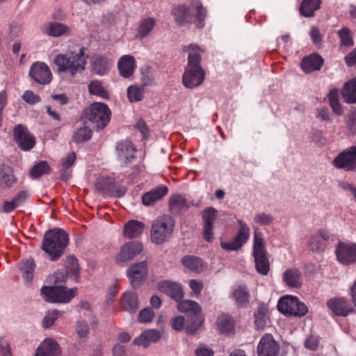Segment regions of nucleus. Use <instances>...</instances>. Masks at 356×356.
<instances>
[{
  "label": "nucleus",
  "mask_w": 356,
  "mask_h": 356,
  "mask_svg": "<svg viewBox=\"0 0 356 356\" xmlns=\"http://www.w3.org/2000/svg\"><path fill=\"white\" fill-rule=\"evenodd\" d=\"M85 48L80 47L78 51H72L67 54H58L54 60L58 72H65L74 77L86 70L87 56Z\"/></svg>",
  "instance_id": "1"
},
{
  "label": "nucleus",
  "mask_w": 356,
  "mask_h": 356,
  "mask_svg": "<svg viewBox=\"0 0 356 356\" xmlns=\"http://www.w3.org/2000/svg\"><path fill=\"white\" fill-rule=\"evenodd\" d=\"M68 234L60 228H55L45 232L41 248L52 261H57L64 254L68 245Z\"/></svg>",
  "instance_id": "2"
},
{
  "label": "nucleus",
  "mask_w": 356,
  "mask_h": 356,
  "mask_svg": "<svg viewBox=\"0 0 356 356\" xmlns=\"http://www.w3.org/2000/svg\"><path fill=\"white\" fill-rule=\"evenodd\" d=\"M175 227L174 219L168 215L156 218L152 223L150 238L155 244H162L170 240Z\"/></svg>",
  "instance_id": "3"
},
{
  "label": "nucleus",
  "mask_w": 356,
  "mask_h": 356,
  "mask_svg": "<svg viewBox=\"0 0 356 356\" xmlns=\"http://www.w3.org/2000/svg\"><path fill=\"white\" fill-rule=\"evenodd\" d=\"M40 293L44 300L50 303H69L77 294L76 288L67 289L63 286H44Z\"/></svg>",
  "instance_id": "4"
},
{
  "label": "nucleus",
  "mask_w": 356,
  "mask_h": 356,
  "mask_svg": "<svg viewBox=\"0 0 356 356\" xmlns=\"http://www.w3.org/2000/svg\"><path fill=\"white\" fill-rule=\"evenodd\" d=\"M111 111L102 102H95L86 111V118L97 128L102 129L109 122Z\"/></svg>",
  "instance_id": "5"
},
{
  "label": "nucleus",
  "mask_w": 356,
  "mask_h": 356,
  "mask_svg": "<svg viewBox=\"0 0 356 356\" xmlns=\"http://www.w3.org/2000/svg\"><path fill=\"white\" fill-rule=\"evenodd\" d=\"M277 307L281 313L289 316H302L308 312L303 302H300L296 297L290 296L281 298Z\"/></svg>",
  "instance_id": "6"
},
{
  "label": "nucleus",
  "mask_w": 356,
  "mask_h": 356,
  "mask_svg": "<svg viewBox=\"0 0 356 356\" xmlns=\"http://www.w3.org/2000/svg\"><path fill=\"white\" fill-rule=\"evenodd\" d=\"M326 305L332 316L346 317L355 312L353 303L346 297L331 298Z\"/></svg>",
  "instance_id": "7"
},
{
  "label": "nucleus",
  "mask_w": 356,
  "mask_h": 356,
  "mask_svg": "<svg viewBox=\"0 0 356 356\" xmlns=\"http://www.w3.org/2000/svg\"><path fill=\"white\" fill-rule=\"evenodd\" d=\"M238 223L240 227L233 240L229 242H220V246L223 250L227 251L238 250L248 241L250 235L249 227L242 220H238Z\"/></svg>",
  "instance_id": "8"
},
{
  "label": "nucleus",
  "mask_w": 356,
  "mask_h": 356,
  "mask_svg": "<svg viewBox=\"0 0 356 356\" xmlns=\"http://www.w3.org/2000/svg\"><path fill=\"white\" fill-rule=\"evenodd\" d=\"M333 163L337 168L356 171V146H350L339 153Z\"/></svg>",
  "instance_id": "9"
},
{
  "label": "nucleus",
  "mask_w": 356,
  "mask_h": 356,
  "mask_svg": "<svg viewBox=\"0 0 356 356\" xmlns=\"http://www.w3.org/2000/svg\"><path fill=\"white\" fill-rule=\"evenodd\" d=\"M13 137L18 147L24 151H29L35 145L34 136L29 132L26 126L21 124L14 127Z\"/></svg>",
  "instance_id": "10"
},
{
  "label": "nucleus",
  "mask_w": 356,
  "mask_h": 356,
  "mask_svg": "<svg viewBox=\"0 0 356 356\" xmlns=\"http://www.w3.org/2000/svg\"><path fill=\"white\" fill-rule=\"evenodd\" d=\"M117 159L123 166H127L136 159V148L128 140L117 143L115 146Z\"/></svg>",
  "instance_id": "11"
},
{
  "label": "nucleus",
  "mask_w": 356,
  "mask_h": 356,
  "mask_svg": "<svg viewBox=\"0 0 356 356\" xmlns=\"http://www.w3.org/2000/svg\"><path fill=\"white\" fill-rule=\"evenodd\" d=\"M30 77L36 83L47 85L52 80V74L49 66L43 62L33 63L29 70Z\"/></svg>",
  "instance_id": "12"
},
{
  "label": "nucleus",
  "mask_w": 356,
  "mask_h": 356,
  "mask_svg": "<svg viewBox=\"0 0 356 356\" xmlns=\"http://www.w3.org/2000/svg\"><path fill=\"white\" fill-rule=\"evenodd\" d=\"M148 272L147 261L133 264L127 270V276L133 288H138L145 280Z\"/></svg>",
  "instance_id": "13"
},
{
  "label": "nucleus",
  "mask_w": 356,
  "mask_h": 356,
  "mask_svg": "<svg viewBox=\"0 0 356 356\" xmlns=\"http://www.w3.org/2000/svg\"><path fill=\"white\" fill-rule=\"evenodd\" d=\"M204 78L205 71L202 67H186L182 81L187 88H194L200 86Z\"/></svg>",
  "instance_id": "14"
},
{
  "label": "nucleus",
  "mask_w": 356,
  "mask_h": 356,
  "mask_svg": "<svg viewBox=\"0 0 356 356\" xmlns=\"http://www.w3.org/2000/svg\"><path fill=\"white\" fill-rule=\"evenodd\" d=\"M280 345L270 334H265L261 338L257 348L258 356H277Z\"/></svg>",
  "instance_id": "15"
},
{
  "label": "nucleus",
  "mask_w": 356,
  "mask_h": 356,
  "mask_svg": "<svg viewBox=\"0 0 356 356\" xmlns=\"http://www.w3.org/2000/svg\"><path fill=\"white\" fill-rule=\"evenodd\" d=\"M143 249V245L138 241H131L124 243L115 257L118 264H123L134 259Z\"/></svg>",
  "instance_id": "16"
},
{
  "label": "nucleus",
  "mask_w": 356,
  "mask_h": 356,
  "mask_svg": "<svg viewBox=\"0 0 356 356\" xmlns=\"http://www.w3.org/2000/svg\"><path fill=\"white\" fill-rule=\"evenodd\" d=\"M338 261L344 265H349L356 261V244L339 242L336 248Z\"/></svg>",
  "instance_id": "17"
},
{
  "label": "nucleus",
  "mask_w": 356,
  "mask_h": 356,
  "mask_svg": "<svg viewBox=\"0 0 356 356\" xmlns=\"http://www.w3.org/2000/svg\"><path fill=\"white\" fill-rule=\"evenodd\" d=\"M171 15L176 24L179 26L191 24L194 19L190 7L186 4L175 5L171 10Z\"/></svg>",
  "instance_id": "18"
},
{
  "label": "nucleus",
  "mask_w": 356,
  "mask_h": 356,
  "mask_svg": "<svg viewBox=\"0 0 356 356\" xmlns=\"http://www.w3.org/2000/svg\"><path fill=\"white\" fill-rule=\"evenodd\" d=\"M158 289L176 301H179L184 298V291L181 286L176 282L168 280L161 281L157 284Z\"/></svg>",
  "instance_id": "19"
},
{
  "label": "nucleus",
  "mask_w": 356,
  "mask_h": 356,
  "mask_svg": "<svg viewBox=\"0 0 356 356\" xmlns=\"http://www.w3.org/2000/svg\"><path fill=\"white\" fill-rule=\"evenodd\" d=\"M216 214L217 211L213 207H209L203 212V238L209 242L213 238V225L216 218Z\"/></svg>",
  "instance_id": "20"
},
{
  "label": "nucleus",
  "mask_w": 356,
  "mask_h": 356,
  "mask_svg": "<svg viewBox=\"0 0 356 356\" xmlns=\"http://www.w3.org/2000/svg\"><path fill=\"white\" fill-rule=\"evenodd\" d=\"M112 66V62L106 56H94L91 60V71L95 74L104 76L107 74Z\"/></svg>",
  "instance_id": "21"
},
{
  "label": "nucleus",
  "mask_w": 356,
  "mask_h": 356,
  "mask_svg": "<svg viewBox=\"0 0 356 356\" xmlns=\"http://www.w3.org/2000/svg\"><path fill=\"white\" fill-rule=\"evenodd\" d=\"M60 348L55 340L46 339L38 347L35 356H60Z\"/></svg>",
  "instance_id": "22"
},
{
  "label": "nucleus",
  "mask_w": 356,
  "mask_h": 356,
  "mask_svg": "<svg viewBox=\"0 0 356 356\" xmlns=\"http://www.w3.org/2000/svg\"><path fill=\"white\" fill-rule=\"evenodd\" d=\"M323 58L318 54H312L305 56L301 61V67L307 73H311L314 71L320 70L323 65Z\"/></svg>",
  "instance_id": "23"
},
{
  "label": "nucleus",
  "mask_w": 356,
  "mask_h": 356,
  "mask_svg": "<svg viewBox=\"0 0 356 356\" xmlns=\"http://www.w3.org/2000/svg\"><path fill=\"white\" fill-rule=\"evenodd\" d=\"M282 280L287 286L298 289L302 286V274L298 268H288L282 275Z\"/></svg>",
  "instance_id": "24"
},
{
  "label": "nucleus",
  "mask_w": 356,
  "mask_h": 356,
  "mask_svg": "<svg viewBox=\"0 0 356 356\" xmlns=\"http://www.w3.org/2000/svg\"><path fill=\"white\" fill-rule=\"evenodd\" d=\"M168 192V188L167 186L160 185L143 195L142 198L143 203L146 206L153 205L155 202L165 196Z\"/></svg>",
  "instance_id": "25"
},
{
  "label": "nucleus",
  "mask_w": 356,
  "mask_h": 356,
  "mask_svg": "<svg viewBox=\"0 0 356 356\" xmlns=\"http://www.w3.org/2000/svg\"><path fill=\"white\" fill-rule=\"evenodd\" d=\"M136 60L131 55L122 56L118 60V67L120 74L124 78L131 76L136 68Z\"/></svg>",
  "instance_id": "26"
},
{
  "label": "nucleus",
  "mask_w": 356,
  "mask_h": 356,
  "mask_svg": "<svg viewBox=\"0 0 356 356\" xmlns=\"http://www.w3.org/2000/svg\"><path fill=\"white\" fill-rule=\"evenodd\" d=\"M43 33L51 37H60L70 33V28L60 22H49L42 27Z\"/></svg>",
  "instance_id": "27"
},
{
  "label": "nucleus",
  "mask_w": 356,
  "mask_h": 356,
  "mask_svg": "<svg viewBox=\"0 0 356 356\" xmlns=\"http://www.w3.org/2000/svg\"><path fill=\"white\" fill-rule=\"evenodd\" d=\"M122 308L130 313H135L139 307L138 295L134 291H127L121 297Z\"/></svg>",
  "instance_id": "28"
},
{
  "label": "nucleus",
  "mask_w": 356,
  "mask_h": 356,
  "mask_svg": "<svg viewBox=\"0 0 356 356\" xmlns=\"http://www.w3.org/2000/svg\"><path fill=\"white\" fill-rule=\"evenodd\" d=\"M183 51L188 53L186 67H202L200 61L202 51L198 46L195 44L184 46Z\"/></svg>",
  "instance_id": "29"
},
{
  "label": "nucleus",
  "mask_w": 356,
  "mask_h": 356,
  "mask_svg": "<svg viewBox=\"0 0 356 356\" xmlns=\"http://www.w3.org/2000/svg\"><path fill=\"white\" fill-rule=\"evenodd\" d=\"M161 338L159 332L156 330H149L141 333L140 336L134 340V343L147 348L150 343H156Z\"/></svg>",
  "instance_id": "30"
},
{
  "label": "nucleus",
  "mask_w": 356,
  "mask_h": 356,
  "mask_svg": "<svg viewBox=\"0 0 356 356\" xmlns=\"http://www.w3.org/2000/svg\"><path fill=\"white\" fill-rule=\"evenodd\" d=\"M145 224L135 220H131L124 224L123 234L128 238L139 237L143 232Z\"/></svg>",
  "instance_id": "31"
},
{
  "label": "nucleus",
  "mask_w": 356,
  "mask_h": 356,
  "mask_svg": "<svg viewBox=\"0 0 356 356\" xmlns=\"http://www.w3.org/2000/svg\"><path fill=\"white\" fill-rule=\"evenodd\" d=\"M321 0H302L300 6V13L305 17H312L320 9Z\"/></svg>",
  "instance_id": "32"
},
{
  "label": "nucleus",
  "mask_w": 356,
  "mask_h": 356,
  "mask_svg": "<svg viewBox=\"0 0 356 356\" xmlns=\"http://www.w3.org/2000/svg\"><path fill=\"white\" fill-rule=\"evenodd\" d=\"M178 310L180 312L187 313L191 316L197 317L201 312L200 305L190 300H184L178 301Z\"/></svg>",
  "instance_id": "33"
},
{
  "label": "nucleus",
  "mask_w": 356,
  "mask_h": 356,
  "mask_svg": "<svg viewBox=\"0 0 356 356\" xmlns=\"http://www.w3.org/2000/svg\"><path fill=\"white\" fill-rule=\"evenodd\" d=\"M232 298L238 307H245L250 299L248 288L245 286H238L233 290Z\"/></svg>",
  "instance_id": "34"
},
{
  "label": "nucleus",
  "mask_w": 356,
  "mask_h": 356,
  "mask_svg": "<svg viewBox=\"0 0 356 356\" xmlns=\"http://www.w3.org/2000/svg\"><path fill=\"white\" fill-rule=\"evenodd\" d=\"M341 95L345 102L348 104L356 103V78L344 84Z\"/></svg>",
  "instance_id": "35"
},
{
  "label": "nucleus",
  "mask_w": 356,
  "mask_h": 356,
  "mask_svg": "<svg viewBox=\"0 0 356 356\" xmlns=\"http://www.w3.org/2000/svg\"><path fill=\"white\" fill-rule=\"evenodd\" d=\"M188 208V204L186 200L181 195H172L169 200V209L172 214H178L182 209Z\"/></svg>",
  "instance_id": "36"
},
{
  "label": "nucleus",
  "mask_w": 356,
  "mask_h": 356,
  "mask_svg": "<svg viewBox=\"0 0 356 356\" xmlns=\"http://www.w3.org/2000/svg\"><path fill=\"white\" fill-rule=\"evenodd\" d=\"M156 20L153 17H146L140 21L138 29L137 37L143 39L146 38L154 29Z\"/></svg>",
  "instance_id": "37"
},
{
  "label": "nucleus",
  "mask_w": 356,
  "mask_h": 356,
  "mask_svg": "<svg viewBox=\"0 0 356 356\" xmlns=\"http://www.w3.org/2000/svg\"><path fill=\"white\" fill-rule=\"evenodd\" d=\"M182 264L188 270L200 273L203 269L202 260L195 256H185L181 259Z\"/></svg>",
  "instance_id": "38"
},
{
  "label": "nucleus",
  "mask_w": 356,
  "mask_h": 356,
  "mask_svg": "<svg viewBox=\"0 0 356 356\" xmlns=\"http://www.w3.org/2000/svg\"><path fill=\"white\" fill-rule=\"evenodd\" d=\"M253 257L254 258L267 257V250L265 247L262 235L261 234L257 232L254 234Z\"/></svg>",
  "instance_id": "39"
},
{
  "label": "nucleus",
  "mask_w": 356,
  "mask_h": 356,
  "mask_svg": "<svg viewBox=\"0 0 356 356\" xmlns=\"http://www.w3.org/2000/svg\"><path fill=\"white\" fill-rule=\"evenodd\" d=\"M217 323L221 332L224 333H232L235 330V321L229 315H220L218 318Z\"/></svg>",
  "instance_id": "40"
},
{
  "label": "nucleus",
  "mask_w": 356,
  "mask_h": 356,
  "mask_svg": "<svg viewBox=\"0 0 356 356\" xmlns=\"http://www.w3.org/2000/svg\"><path fill=\"white\" fill-rule=\"evenodd\" d=\"M268 308L264 304L260 305L254 312V325L257 329H264L266 325Z\"/></svg>",
  "instance_id": "41"
},
{
  "label": "nucleus",
  "mask_w": 356,
  "mask_h": 356,
  "mask_svg": "<svg viewBox=\"0 0 356 356\" xmlns=\"http://www.w3.org/2000/svg\"><path fill=\"white\" fill-rule=\"evenodd\" d=\"M88 87L90 95H96L103 99H108V92L103 86L102 81L99 80H92L89 83Z\"/></svg>",
  "instance_id": "42"
},
{
  "label": "nucleus",
  "mask_w": 356,
  "mask_h": 356,
  "mask_svg": "<svg viewBox=\"0 0 356 356\" xmlns=\"http://www.w3.org/2000/svg\"><path fill=\"white\" fill-rule=\"evenodd\" d=\"M35 268V264L33 259H29L22 264L20 270L26 282H31L33 280Z\"/></svg>",
  "instance_id": "43"
},
{
  "label": "nucleus",
  "mask_w": 356,
  "mask_h": 356,
  "mask_svg": "<svg viewBox=\"0 0 356 356\" xmlns=\"http://www.w3.org/2000/svg\"><path fill=\"white\" fill-rule=\"evenodd\" d=\"M92 137V131L86 126L77 128L72 136V141L75 143H81L90 140Z\"/></svg>",
  "instance_id": "44"
},
{
  "label": "nucleus",
  "mask_w": 356,
  "mask_h": 356,
  "mask_svg": "<svg viewBox=\"0 0 356 356\" xmlns=\"http://www.w3.org/2000/svg\"><path fill=\"white\" fill-rule=\"evenodd\" d=\"M16 181L13 172L11 168L0 164V185L5 184L7 186H11Z\"/></svg>",
  "instance_id": "45"
},
{
  "label": "nucleus",
  "mask_w": 356,
  "mask_h": 356,
  "mask_svg": "<svg viewBox=\"0 0 356 356\" xmlns=\"http://www.w3.org/2000/svg\"><path fill=\"white\" fill-rule=\"evenodd\" d=\"M114 182V179L111 177H102L97 180L95 187L97 191L108 195Z\"/></svg>",
  "instance_id": "46"
},
{
  "label": "nucleus",
  "mask_w": 356,
  "mask_h": 356,
  "mask_svg": "<svg viewBox=\"0 0 356 356\" xmlns=\"http://www.w3.org/2000/svg\"><path fill=\"white\" fill-rule=\"evenodd\" d=\"M50 170L51 168L47 163V162L42 161L36 163L32 168L30 175L33 178L37 179L43 175L49 173Z\"/></svg>",
  "instance_id": "47"
},
{
  "label": "nucleus",
  "mask_w": 356,
  "mask_h": 356,
  "mask_svg": "<svg viewBox=\"0 0 356 356\" xmlns=\"http://www.w3.org/2000/svg\"><path fill=\"white\" fill-rule=\"evenodd\" d=\"M192 6L195 7L197 11L196 15V24L198 28H203L204 26V20L207 17V9L203 7L201 2L195 1L191 3Z\"/></svg>",
  "instance_id": "48"
},
{
  "label": "nucleus",
  "mask_w": 356,
  "mask_h": 356,
  "mask_svg": "<svg viewBox=\"0 0 356 356\" xmlns=\"http://www.w3.org/2000/svg\"><path fill=\"white\" fill-rule=\"evenodd\" d=\"M65 266L66 274L79 276V265L76 258L73 256L67 257Z\"/></svg>",
  "instance_id": "49"
},
{
  "label": "nucleus",
  "mask_w": 356,
  "mask_h": 356,
  "mask_svg": "<svg viewBox=\"0 0 356 356\" xmlns=\"http://www.w3.org/2000/svg\"><path fill=\"white\" fill-rule=\"evenodd\" d=\"M340 39V46L352 47L354 44L350 30L347 27H343L337 31Z\"/></svg>",
  "instance_id": "50"
},
{
  "label": "nucleus",
  "mask_w": 356,
  "mask_h": 356,
  "mask_svg": "<svg viewBox=\"0 0 356 356\" xmlns=\"http://www.w3.org/2000/svg\"><path fill=\"white\" fill-rule=\"evenodd\" d=\"M144 97L143 88L131 86L127 88V97L130 102H136L142 100Z\"/></svg>",
  "instance_id": "51"
},
{
  "label": "nucleus",
  "mask_w": 356,
  "mask_h": 356,
  "mask_svg": "<svg viewBox=\"0 0 356 356\" xmlns=\"http://www.w3.org/2000/svg\"><path fill=\"white\" fill-rule=\"evenodd\" d=\"M255 268L258 273L266 275L270 270L268 257H254Z\"/></svg>",
  "instance_id": "52"
},
{
  "label": "nucleus",
  "mask_w": 356,
  "mask_h": 356,
  "mask_svg": "<svg viewBox=\"0 0 356 356\" xmlns=\"http://www.w3.org/2000/svg\"><path fill=\"white\" fill-rule=\"evenodd\" d=\"M62 314V312L57 309L47 312L42 321V327L44 328H49L51 327L59 316Z\"/></svg>",
  "instance_id": "53"
},
{
  "label": "nucleus",
  "mask_w": 356,
  "mask_h": 356,
  "mask_svg": "<svg viewBox=\"0 0 356 356\" xmlns=\"http://www.w3.org/2000/svg\"><path fill=\"white\" fill-rule=\"evenodd\" d=\"M309 245L311 250L313 252H321L325 248V243L315 234L311 236Z\"/></svg>",
  "instance_id": "54"
},
{
  "label": "nucleus",
  "mask_w": 356,
  "mask_h": 356,
  "mask_svg": "<svg viewBox=\"0 0 356 356\" xmlns=\"http://www.w3.org/2000/svg\"><path fill=\"white\" fill-rule=\"evenodd\" d=\"M346 125L351 134H356V108L352 109L346 115Z\"/></svg>",
  "instance_id": "55"
},
{
  "label": "nucleus",
  "mask_w": 356,
  "mask_h": 356,
  "mask_svg": "<svg viewBox=\"0 0 356 356\" xmlns=\"http://www.w3.org/2000/svg\"><path fill=\"white\" fill-rule=\"evenodd\" d=\"M273 220V216L266 213H256L254 217V221L259 225H268L272 223Z\"/></svg>",
  "instance_id": "56"
},
{
  "label": "nucleus",
  "mask_w": 356,
  "mask_h": 356,
  "mask_svg": "<svg viewBox=\"0 0 356 356\" xmlns=\"http://www.w3.org/2000/svg\"><path fill=\"white\" fill-rule=\"evenodd\" d=\"M154 316V311L149 308H145L138 314V321L143 323H149Z\"/></svg>",
  "instance_id": "57"
},
{
  "label": "nucleus",
  "mask_w": 356,
  "mask_h": 356,
  "mask_svg": "<svg viewBox=\"0 0 356 356\" xmlns=\"http://www.w3.org/2000/svg\"><path fill=\"white\" fill-rule=\"evenodd\" d=\"M76 331L80 338L87 337L89 333V327L86 322L83 320H79L76 322Z\"/></svg>",
  "instance_id": "58"
},
{
  "label": "nucleus",
  "mask_w": 356,
  "mask_h": 356,
  "mask_svg": "<svg viewBox=\"0 0 356 356\" xmlns=\"http://www.w3.org/2000/svg\"><path fill=\"white\" fill-rule=\"evenodd\" d=\"M22 99L28 104L33 105L40 102V97L35 95L31 90H26L23 95Z\"/></svg>",
  "instance_id": "59"
},
{
  "label": "nucleus",
  "mask_w": 356,
  "mask_h": 356,
  "mask_svg": "<svg viewBox=\"0 0 356 356\" xmlns=\"http://www.w3.org/2000/svg\"><path fill=\"white\" fill-rule=\"evenodd\" d=\"M309 35L314 44H320L323 40V35L320 30L314 26H312L309 31Z\"/></svg>",
  "instance_id": "60"
},
{
  "label": "nucleus",
  "mask_w": 356,
  "mask_h": 356,
  "mask_svg": "<svg viewBox=\"0 0 356 356\" xmlns=\"http://www.w3.org/2000/svg\"><path fill=\"white\" fill-rule=\"evenodd\" d=\"M126 192L127 188L124 186L116 185L114 182L108 195L111 197H121L125 195Z\"/></svg>",
  "instance_id": "61"
},
{
  "label": "nucleus",
  "mask_w": 356,
  "mask_h": 356,
  "mask_svg": "<svg viewBox=\"0 0 356 356\" xmlns=\"http://www.w3.org/2000/svg\"><path fill=\"white\" fill-rule=\"evenodd\" d=\"M170 324L174 330L181 331L184 327L185 318L181 316H176L171 320Z\"/></svg>",
  "instance_id": "62"
},
{
  "label": "nucleus",
  "mask_w": 356,
  "mask_h": 356,
  "mask_svg": "<svg viewBox=\"0 0 356 356\" xmlns=\"http://www.w3.org/2000/svg\"><path fill=\"white\" fill-rule=\"evenodd\" d=\"M319 341L316 337L309 336L307 337L305 342V346L306 348L311 350H315L318 346Z\"/></svg>",
  "instance_id": "63"
},
{
  "label": "nucleus",
  "mask_w": 356,
  "mask_h": 356,
  "mask_svg": "<svg viewBox=\"0 0 356 356\" xmlns=\"http://www.w3.org/2000/svg\"><path fill=\"white\" fill-rule=\"evenodd\" d=\"M0 356H12L9 343L3 339H0Z\"/></svg>",
  "instance_id": "64"
}]
</instances>
